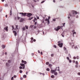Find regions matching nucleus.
I'll return each mask as SVG.
<instances>
[{"instance_id":"obj_47","label":"nucleus","mask_w":80,"mask_h":80,"mask_svg":"<svg viewBox=\"0 0 80 80\" xmlns=\"http://www.w3.org/2000/svg\"><path fill=\"white\" fill-rule=\"evenodd\" d=\"M50 18H51L49 16V17H48V19L49 20H50Z\"/></svg>"},{"instance_id":"obj_39","label":"nucleus","mask_w":80,"mask_h":80,"mask_svg":"<svg viewBox=\"0 0 80 80\" xmlns=\"http://www.w3.org/2000/svg\"><path fill=\"white\" fill-rule=\"evenodd\" d=\"M45 2V1H42V2H41V3H44Z\"/></svg>"},{"instance_id":"obj_7","label":"nucleus","mask_w":80,"mask_h":80,"mask_svg":"<svg viewBox=\"0 0 80 80\" xmlns=\"http://www.w3.org/2000/svg\"><path fill=\"white\" fill-rule=\"evenodd\" d=\"M34 18V19L33 20V22L35 23L34 25H36L37 23V22L35 21H37V18Z\"/></svg>"},{"instance_id":"obj_37","label":"nucleus","mask_w":80,"mask_h":80,"mask_svg":"<svg viewBox=\"0 0 80 80\" xmlns=\"http://www.w3.org/2000/svg\"><path fill=\"white\" fill-rule=\"evenodd\" d=\"M64 50H65V51L67 50V48H66L65 47H64Z\"/></svg>"},{"instance_id":"obj_61","label":"nucleus","mask_w":80,"mask_h":80,"mask_svg":"<svg viewBox=\"0 0 80 80\" xmlns=\"http://www.w3.org/2000/svg\"><path fill=\"white\" fill-rule=\"evenodd\" d=\"M42 23H44L45 22L44 21V19H43L42 21Z\"/></svg>"},{"instance_id":"obj_43","label":"nucleus","mask_w":80,"mask_h":80,"mask_svg":"<svg viewBox=\"0 0 80 80\" xmlns=\"http://www.w3.org/2000/svg\"><path fill=\"white\" fill-rule=\"evenodd\" d=\"M45 20L46 22H47L48 20V18H46Z\"/></svg>"},{"instance_id":"obj_44","label":"nucleus","mask_w":80,"mask_h":80,"mask_svg":"<svg viewBox=\"0 0 80 80\" xmlns=\"http://www.w3.org/2000/svg\"><path fill=\"white\" fill-rule=\"evenodd\" d=\"M76 65H78V61H76Z\"/></svg>"},{"instance_id":"obj_63","label":"nucleus","mask_w":80,"mask_h":80,"mask_svg":"<svg viewBox=\"0 0 80 80\" xmlns=\"http://www.w3.org/2000/svg\"><path fill=\"white\" fill-rule=\"evenodd\" d=\"M78 80H80V78H77Z\"/></svg>"},{"instance_id":"obj_56","label":"nucleus","mask_w":80,"mask_h":80,"mask_svg":"<svg viewBox=\"0 0 80 80\" xmlns=\"http://www.w3.org/2000/svg\"><path fill=\"white\" fill-rule=\"evenodd\" d=\"M16 29H18V25L16 26Z\"/></svg>"},{"instance_id":"obj_53","label":"nucleus","mask_w":80,"mask_h":80,"mask_svg":"<svg viewBox=\"0 0 80 80\" xmlns=\"http://www.w3.org/2000/svg\"><path fill=\"white\" fill-rule=\"evenodd\" d=\"M68 57H70V58H71V55H70V54H68Z\"/></svg>"},{"instance_id":"obj_16","label":"nucleus","mask_w":80,"mask_h":80,"mask_svg":"<svg viewBox=\"0 0 80 80\" xmlns=\"http://www.w3.org/2000/svg\"><path fill=\"white\" fill-rule=\"evenodd\" d=\"M64 35H65V33H64V32H63L61 34V35L62 37H64Z\"/></svg>"},{"instance_id":"obj_48","label":"nucleus","mask_w":80,"mask_h":80,"mask_svg":"<svg viewBox=\"0 0 80 80\" xmlns=\"http://www.w3.org/2000/svg\"><path fill=\"white\" fill-rule=\"evenodd\" d=\"M49 64V62H47L46 63V65H48Z\"/></svg>"},{"instance_id":"obj_33","label":"nucleus","mask_w":80,"mask_h":80,"mask_svg":"<svg viewBox=\"0 0 80 80\" xmlns=\"http://www.w3.org/2000/svg\"><path fill=\"white\" fill-rule=\"evenodd\" d=\"M22 72H23V71H22V70H20L19 73H22Z\"/></svg>"},{"instance_id":"obj_26","label":"nucleus","mask_w":80,"mask_h":80,"mask_svg":"<svg viewBox=\"0 0 80 80\" xmlns=\"http://www.w3.org/2000/svg\"><path fill=\"white\" fill-rule=\"evenodd\" d=\"M51 78H55V76H54V75H52L51 76Z\"/></svg>"},{"instance_id":"obj_40","label":"nucleus","mask_w":80,"mask_h":80,"mask_svg":"<svg viewBox=\"0 0 80 80\" xmlns=\"http://www.w3.org/2000/svg\"><path fill=\"white\" fill-rule=\"evenodd\" d=\"M8 6V4H5V6L6 7H7Z\"/></svg>"},{"instance_id":"obj_1","label":"nucleus","mask_w":80,"mask_h":80,"mask_svg":"<svg viewBox=\"0 0 80 80\" xmlns=\"http://www.w3.org/2000/svg\"><path fill=\"white\" fill-rule=\"evenodd\" d=\"M77 14V12L75 11H72L71 12L69 13V14L68 15V19L70 18V17H75V15Z\"/></svg>"},{"instance_id":"obj_28","label":"nucleus","mask_w":80,"mask_h":80,"mask_svg":"<svg viewBox=\"0 0 80 80\" xmlns=\"http://www.w3.org/2000/svg\"><path fill=\"white\" fill-rule=\"evenodd\" d=\"M65 53L66 54H68V51L67 50H66Z\"/></svg>"},{"instance_id":"obj_11","label":"nucleus","mask_w":80,"mask_h":80,"mask_svg":"<svg viewBox=\"0 0 80 80\" xmlns=\"http://www.w3.org/2000/svg\"><path fill=\"white\" fill-rule=\"evenodd\" d=\"M13 33L14 34L15 36H17V32L15 31H13Z\"/></svg>"},{"instance_id":"obj_54","label":"nucleus","mask_w":80,"mask_h":80,"mask_svg":"<svg viewBox=\"0 0 80 80\" xmlns=\"http://www.w3.org/2000/svg\"><path fill=\"white\" fill-rule=\"evenodd\" d=\"M56 19H53V21H54V22H55V21H56Z\"/></svg>"},{"instance_id":"obj_9","label":"nucleus","mask_w":80,"mask_h":80,"mask_svg":"<svg viewBox=\"0 0 80 80\" xmlns=\"http://www.w3.org/2000/svg\"><path fill=\"white\" fill-rule=\"evenodd\" d=\"M20 65L23 67L22 69H25V65L24 64L21 63L20 64Z\"/></svg>"},{"instance_id":"obj_25","label":"nucleus","mask_w":80,"mask_h":80,"mask_svg":"<svg viewBox=\"0 0 80 80\" xmlns=\"http://www.w3.org/2000/svg\"><path fill=\"white\" fill-rule=\"evenodd\" d=\"M23 78H27V75H23Z\"/></svg>"},{"instance_id":"obj_22","label":"nucleus","mask_w":80,"mask_h":80,"mask_svg":"<svg viewBox=\"0 0 80 80\" xmlns=\"http://www.w3.org/2000/svg\"><path fill=\"white\" fill-rule=\"evenodd\" d=\"M33 18V17H31V18H28V20H31L32 19V18Z\"/></svg>"},{"instance_id":"obj_14","label":"nucleus","mask_w":80,"mask_h":80,"mask_svg":"<svg viewBox=\"0 0 80 80\" xmlns=\"http://www.w3.org/2000/svg\"><path fill=\"white\" fill-rule=\"evenodd\" d=\"M24 20V19L23 18H21V19H20L19 22H22Z\"/></svg>"},{"instance_id":"obj_52","label":"nucleus","mask_w":80,"mask_h":80,"mask_svg":"<svg viewBox=\"0 0 80 80\" xmlns=\"http://www.w3.org/2000/svg\"><path fill=\"white\" fill-rule=\"evenodd\" d=\"M53 47H54V48H57V46H56V45H54V46H53Z\"/></svg>"},{"instance_id":"obj_13","label":"nucleus","mask_w":80,"mask_h":80,"mask_svg":"<svg viewBox=\"0 0 80 80\" xmlns=\"http://www.w3.org/2000/svg\"><path fill=\"white\" fill-rule=\"evenodd\" d=\"M22 63H23L24 64H27V62L25 61H23V60H22Z\"/></svg>"},{"instance_id":"obj_34","label":"nucleus","mask_w":80,"mask_h":80,"mask_svg":"<svg viewBox=\"0 0 80 80\" xmlns=\"http://www.w3.org/2000/svg\"><path fill=\"white\" fill-rule=\"evenodd\" d=\"M74 48H75V49H77H77H78V47H77V46H75L74 47Z\"/></svg>"},{"instance_id":"obj_19","label":"nucleus","mask_w":80,"mask_h":80,"mask_svg":"<svg viewBox=\"0 0 80 80\" xmlns=\"http://www.w3.org/2000/svg\"><path fill=\"white\" fill-rule=\"evenodd\" d=\"M2 47L3 49L5 48V45H2Z\"/></svg>"},{"instance_id":"obj_55","label":"nucleus","mask_w":80,"mask_h":80,"mask_svg":"<svg viewBox=\"0 0 80 80\" xmlns=\"http://www.w3.org/2000/svg\"><path fill=\"white\" fill-rule=\"evenodd\" d=\"M76 58H76V57L74 56V57H73V59H76Z\"/></svg>"},{"instance_id":"obj_49","label":"nucleus","mask_w":80,"mask_h":80,"mask_svg":"<svg viewBox=\"0 0 80 80\" xmlns=\"http://www.w3.org/2000/svg\"><path fill=\"white\" fill-rule=\"evenodd\" d=\"M13 77L14 78H17V76L14 75L13 76Z\"/></svg>"},{"instance_id":"obj_10","label":"nucleus","mask_w":80,"mask_h":80,"mask_svg":"<svg viewBox=\"0 0 80 80\" xmlns=\"http://www.w3.org/2000/svg\"><path fill=\"white\" fill-rule=\"evenodd\" d=\"M57 71V69H55L54 70H51V72L52 73H55V72H56Z\"/></svg>"},{"instance_id":"obj_18","label":"nucleus","mask_w":80,"mask_h":80,"mask_svg":"<svg viewBox=\"0 0 80 80\" xmlns=\"http://www.w3.org/2000/svg\"><path fill=\"white\" fill-rule=\"evenodd\" d=\"M6 67H8L9 66V64H8V62H7L6 63Z\"/></svg>"},{"instance_id":"obj_4","label":"nucleus","mask_w":80,"mask_h":80,"mask_svg":"<svg viewBox=\"0 0 80 80\" xmlns=\"http://www.w3.org/2000/svg\"><path fill=\"white\" fill-rule=\"evenodd\" d=\"M32 15H33L31 13H26V16H27L28 17L30 18L31 16H32Z\"/></svg>"},{"instance_id":"obj_50","label":"nucleus","mask_w":80,"mask_h":80,"mask_svg":"<svg viewBox=\"0 0 80 80\" xmlns=\"http://www.w3.org/2000/svg\"><path fill=\"white\" fill-rule=\"evenodd\" d=\"M20 17L18 16V17H17V19H18V20H19V19H20Z\"/></svg>"},{"instance_id":"obj_17","label":"nucleus","mask_w":80,"mask_h":80,"mask_svg":"<svg viewBox=\"0 0 80 80\" xmlns=\"http://www.w3.org/2000/svg\"><path fill=\"white\" fill-rule=\"evenodd\" d=\"M57 68H58V69H57V70L58 71H60V67H56V70H57Z\"/></svg>"},{"instance_id":"obj_24","label":"nucleus","mask_w":80,"mask_h":80,"mask_svg":"<svg viewBox=\"0 0 80 80\" xmlns=\"http://www.w3.org/2000/svg\"><path fill=\"white\" fill-rule=\"evenodd\" d=\"M22 30H23V31H25L26 29H25V27H23V28H22Z\"/></svg>"},{"instance_id":"obj_59","label":"nucleus","mask_w":80,"mask_h":80,"mask_svg":"<svg viewBox=\"0 0 80 80\" xmlns=\"http://www.w3.org/2000/svg\"><path fill=\"white\" fill-rule=\"evenodd\" d=\"M11 80H13V77H12L11 78Z\"/></svg>"},{"instance_id":"obj_23","label":"nucleus","mask_w":80,"mask_h":80,"mask_svg":"<svg viewBox=\"0 0 80 80\" xmlns=\"http://www.w3.org/2000/svg\"><path fill=\"white\" fill-rule=\"evenodd\" d=\"M74 34H76V32H73V37H75V36H74Z\"/></svg>"},{"instance_id":"obj_27","label":"nucleus","mask_w":80,"mask_h":80,"mask_svg":"<svg viewBox=\"0 0 80 80\" xmlns=\"http://www.w3.org/2000/svg\"><path fill=\"white\" fill-rule=\"evenodd\" d=\"M39 74H40V75H43V76H44V75H45V73H41V72H39Z\"/></svg>"},{"instance_id":"obj_31","label":"nucleus","mask_w":80,"mask_h":80,"mask_svg":"<svg viewBox=\"0 0 80 80\" xmlns=\"http://www.w3.org/2000/svg\"><path fill=\"white\" fill-rule=\"evenodd\" d=\"M19 69H22V68L23 69V67H22V66H20L19 67Z\"/></svg>"},{"instance_id":"obj_36","label":"nucleus","mask_w":80,"mask_h":80,"mask_svg":"<svg viewBox=\"0 0 80 80\" xmlns=\"http://www.w3.org/2000/svg\"><path fill=\"white\" fill-rule=\"evenodd\" d=\"M46 70L47 71H50V69H49V68H47L46 69Z\"/></svg>"},{"instance_id":"obj_2","label":"nucleus","mask_w":80,"mask_h":80,"mask_svg":"<svg viewBox=\"0 0 80 80\" xmlns=\"http://www.w3.org/2000/svg\"><path fill=\"white\" fill-rule=\"evenodd\" d=\"M19 14L21 15V17H25L26 16H27L26 12H19Z\"/></svg>"},{"instance_id":"obj_45","label":"nucleus","mask_w":80,"mask_h":80,"mask_svg":"<svg viewBox=\"0 0 80 80\" xmlns=\"http://www.w3.org/2000/svg\"><path fill=\"white\" fill-rule=\"evenodd\" d=\"M63 27H65V23H64L62 24Z\"/></svg>"},{"instance_id":"obj_5","label":"nucleus","mask_w":80,"mask_h":80,"mask_svg":"<svg viewBox=\"0 0 80 80\" xmlns=\"http://www.w3.org/2000/svg\"><path fill=\"white\" fill-rule=\"evenodd\" d=\"M61 27L60 26H58L57 28H54V30L56 31L57 32H58L59 30L60 29Z\"/></svg>"},{"instance_id":"obj_62","label":"nucleus","mask_w":80,"mask_h":80,"mask_svg":"<svg viewBox=\"0 0 80 80\" xmlns=\"http://www.w3.org/2000/svg\"><path fill=\"white\" fill-rule=\"evenodd\" d=\"M73 63H75V60H73V61H72Z\"/></svg>"},{"instance_id":"obj_35","label":"nucleus","mask_w":80,"mask_h":80,"mask_svg":"<svg viewBox=\"0 0 80 80\" xmlns=\"http://www.w3.org/2000/svg\"><path fill=\"white\" fill-rule=\"evenodd\" d=\"M69 63H72V60L71 59H69Z\"/></svg>"},{"instance_id":"obj_3","label":"nucleus","mask_w":80,"mask_h":80,"mask_svg":"<svg viewBox=\"0 0 80 80\" xmlns=\"http://www.w3.org/2000/svg\"><path fill=\"white\" fill-rule=\"evenodd\" d=\"M5 35L4 33H2V35L1 36V39L2 40H5Z\"/></svg>"},{"instance_id":"obj_38","label":"nucleus","mask_w":80,"mask_h":80,"mask_svg":"<svg viewBox=\"0 0 80 80\" xmlns=\"http://www.w3.org/2000/svg\"><path fill=\"white\" fill-rule=\"evenodd\" d=\"M12 30H13L14 29V26H12Z\"/></svg>"},{"instance_id":"obj_46","label":"nucleus","mask_w":80,"mask_h":80,"mask_svg":"<svg viewBox=\"0 0 80 80\" xmlns=\"http://www.w3.org/2000/svg\"><path fill=\"white\" fill-rule=\"evenodd\" d=\"M51 57H53L54 56V54H52L51 55Z\"/></svg>"},{"instance_id":"obj_60","label":"nucleus","mask_w":80,"mask_h":80,"mask_svg":"<svg viewBox=\"0 0 80 80\" xmlns=\"http://www.w3.org/2000/svg\"><path fill=\"white\" fill-rule=\"evenodd\" d=\"M51 66H52V64H49V67H51Z\"/></svg>"},{"instance_id":"obj_21","label":"nucleus","mask_w":80,"mask_h":80,"mask_svg":"<svg viewBox=\"0 0 80 80\" xmlns=\"http://www.w3.org/2000/svg\"><path fill=\"white\" fill-rule=\"evenodd\" d=\"M25 27L26 28V29H27V30H28V26L25 25Z\"/></svg>"},{"instance_id":"obj_20","label":"nucleus","mask_w":80,"mask_h":80,"mask_svg":"<svg viewBox=\"0 0 80 80\" xmlns=\"http://www.w3.org/2000/svg\"><path fill=\"white\" fill-rule=\"evenodd\" d=\"M11 10H10V15H12V7H11Z\"/></svg>"},{"instance_id":"obj_30","label":"nucleus","mask_w":80,"mask_h":80,"mask_svg":"<svg viewBox=\"0 0 80 80\" xmlns=\"http://www.w3.org/2000/svg\"><path fill=\"white\" fill-rule=\"evenodd\" d=\"M8 63H11V61L10 60H8Z\"/></svg>"},{"instance_id":"obj_51","label":"nucleus","mask_w":80,"mask_h":80,"mask_svg":"<svg viewBox=\"0 0 80 80\" xmlns=\"http://www.w3.org/2000/svg\"><path fill=\"white\" fill-rule=\"evenodd\" d=\"M37 32H38V33H39L40 32V31L39 30H38L37 31Z\"/></svg>"},{"instance_id":"obj_58","label":"nucleus","mask_w":80,"mask_h":80,"mask_svg":"<svg viewBox=\"0 0 80 80\" xmlns=\"http://www.w3.org/2000/svg\"><path fill=\"white\" fill-rule=\"evenodd\" d=\"M2 7H0V12L2 11Z\"/></svg>"},{"instance_id":"obj_42","label":"nucleus","mask_w":80,"mask_h":80,"mask_svg":"<svg viewBox=\"0 0 80 80\" xmlns=\"http://www.w3.org/2000/svg\"><path fill=\"white\" fill-rule=\"evenodd\" d=\"M79 58H79V56H77V59H79Z\"/></svg>"},{"instance_id":"obj_8","label":"nucleus","mask_w":80,"mask_h":80,"mask_svg":"<svg viewBox=\"0 0 80 80\" xmlns=\"http://www.w3.org/2000/svg\"><path fill=\"white\" fill-rule=\"evenodd\" d=\"M58 45L59 47L60 48H62L63 46V43L62 42L61 43H59Z\"/></svg>"},{"instance_id":"obj_15","label":"nucleus","mask_w":80,"mask_h":80,"mask_svg":"<svg viewBox=\"0 0 80 80\" xmlns=\"http://www.w3.org/2000/svg\"><path fill=\"white\" fill-rule=\"evenodd\" d=\"M19 41L18 40L17 41V44H16V46H18V44H19Z\"/></svg>"},{"instance_id":"obj_41","label":"nucleus","mask_w":80,"mask_h":80,"mask_svg":"<svg viewBox=\"0 0 80 80\" xmlns=\"http://www.w3.org/2000/svg\"><path fill=\"white\" fill-rule=\"evenodd\" d=\"M67 59L68 60H70V58H69V57H67Z\"/></svg>"},{"instance_id":"obj_57","label":"nucleus","mask_w":80,"mask_h":80,"mask_svg":"<svg viewBox=\"0 0 80 80\" xmlns=\"http://www.w3.org/2000/svg\"><path fill=\"white\" fill-rule=\"evenodd\" d=\"M75 67H76V68H78V65H75Z\"/></svg>"},{"instance_id":"obj_12","label":"nucleus","mask_w":80,"mask_h":80,"mask_svg":"<svg viewBox=\"0 0 80 80\" xmlns=\"http://www.w3.org/2000/svg\"><path fill=\"white\" fill-rule=\"evenodd\" d=\"M4 30H5L6 32H8V27L7 26L6 27L4 28Z\"/></svg>"},{"instance_id":"obj_29","label":"nucleus","mask_w":80,"mask_h":80,"mask_svg":"<svg viewBox=\"0 0 80 80\" xmlns=\"http://www.w3.org/2000/svg\"><path fill=\"white\" fill-rule=\"evenodd\" d=\"M58 74V73H57V72H56L54 73V75H57Z\"/></svg>"},{"instance_id":"obj_6","label":"nucleus","mask_w":80,"mask_h":80,"mask_svg":"<svg viewBox=\"0 0 80 80\" xmlns=\"http://www.w3.org/2000/svg\"><path fill=\"white\" fill-rule=\"evenodd\" d=\"M31 41H30L31 43H33V42H36V39H33V38L32 37L31 38Z\"/></svg>"},{"instance_id":"obj_64","label":"nucleus","mask_w":80,"mask_h":80,"mask_svg":"<svg viewBox=\"0 0 80 80\" xmlns=\"http://www.w3.org/2000/svg\"><path fill=\"white\" fill-rule=\"evenodd\" d=\"M78 75H80V72H78Z\"/></svg>"},{"instance_id":"obj_32","label":"nucleus","mask_w":80,"mask_h":80,"mask_svg":"<svg viewBox=\"0 0 80 80\" xmlns=\"http://www.w3.org/2000/svg\"><path fill=\"white\" fill-rule=\"evenodd\" d=\"M48 24H50V20H48L47 22Z\"/></svg>"}]
</instances>
